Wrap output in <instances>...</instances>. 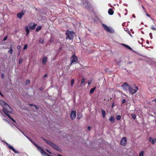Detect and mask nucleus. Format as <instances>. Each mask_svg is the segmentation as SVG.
<instances>
[{"label": "nucleus", "instance_id": "nucleus-9", "mask_svg": "<svg viewBox=\"0 0 156 156\" xmlns=\"http://www.w3.org/2000/svg\"><path fill=\"white\" fill-rule=\"evenodd\" d=\"M70 61L71 62V64L74 62H76L78 61L77 58L75 55H73L70 58Z\"/></svg>", "mask_w": 156, "mask_h": 156}, {"label": "nucleus", "instance_id": "nucleus-50", "mask_svg": "<svg viewBox=\"0 0 156 156\" xmlns=\"http://www.w3.org/2000/svg\"><path fill=\"white\" fill-rule=\"evenodd\" d=\"M142 8H143V9L144 10H145V8H144V7L143 6V5H142Z\"/></svg>", "mask_w": 156, "mask_h": 156}, {"label": "nucleus", "instance_id": "nucleus-58", "mask_svg": "<svg viewBox=\"0 0 156 156\" xmlns=\"http://www.w3.org/2000/svg\"><path fill=\"white\" fill-rule=\"evenodd\" d=\"M127 14V12H126V13H125V15H126Z\"/></svg>", "mask_w": 156, "mask_h": 156}, {"label": "nucleus", "instance_id": "nucleus-57", "mask_svg": "<svg viewBox=\"0 0 156 156\" xmlns=\"http://www.w3.org/2000/svg\"><path fill=\"white\" fill-rule=\"evenodd\" d=\"M88 84L89 85H90V83L89 82H88Z\"/></svg>", "mask_w": 156, "mask_h": 156}, {"label": "nucleus", "instance_id": "nucleus-13", "mask_svg": "<svg viewBox=\"0 0 156 156\" xmlns=\"http://www.w3.org/2000/svg\"><path fill=\"white\" fill-rule=\"evenodd\" d=\"M25 11H22L18 13L17 14V17L19 19L22 18V16L24 14Z\"/></svg>", "mask_w": 156, "mask_h": 156}, {"label": "nucleus", "instance_id": "nucleus-53", "mask_svg": "<svg viewBox=\"0 0 156 156\" xmlns=\"http://www.w3.org/2000/svg\"><path fill=\"white\" fill-rule=\"evenodd\" d=\"M147 43L148 44L149 43V42L147 40L146 41Z\"/></svg>", "mask_w": 156, "mask_h": 156}, {"label": "nucleus", "instance_id": "nucleus-43", "mask_svg": "<svg viewBox=\"0 0 156 156\" xmlns=\"http://www.w3.org/2000/svg\"><path fill=\"white\" fill-rule=\"evenodd\" d=\"M7 38V37H5L3 39V40H4V41H5V40H6Z\"/></svg>", "mask_w": 156, "mask_h": 156}, {"label": "nucleus", "instance_id": "nucleus-17", "mask_svg": "<svg viewBox=\"0 0 156 156\" xmlns=\"http://www.w3.org/2000/svg\"><path fill=\"white\" fill-rule=\"evenodd\" d=\"M109 120L112 123L115 122V119L113 116H111L109 118Z\"/></svg>", "mask_w": 156, "mask_h": 156}, {"label": "nucleus", "instance_id": "nucleus-37", "mask_svg": "<svg viewBox=\"0 0 156 156\" xmlns=\"http://www.w3.org/2000/svg\"><path fill=\"white\" fill-rule=\"evenodd\" d=\"M149 36L151 37V39L152 38V34L151 33H150V34H149Z\"/></svg>", "mask_w": 156, "mask_h": 156}, {"label": "nucleus", "instance_id": "nucleus-24", "mask_svg": "<svg viewBox=\"0 0 156 156\" xmlns=\"http://www.w3.org/2000/svg\"><path fill=\"white\" fill-rule=\"evenodd\" d=\"M41 28V26H37L36 29V31L37 32L39 31Z\"/></svg>", "mask_w": 156, "mask_h": 156}, {"label": "nucleus", "instance_id": "nucleus-28", "mask_svg": "<svg viewBox=\"0 0 156 156\" xmlns=\"http://www.w3.org/2000/svg\"><path fill=\"white\" fill-rule=\"evenodd\" d=\"M12 51L13 50L12 48H11L8 51V53L9 54H12Z\"/></svg>", "mask_w": 156, "mask_h": 156}, {"label": "nucleus", "instance_id": "nucleus-38", "mask_svg": "<svg viewBox=\"0 0 156 156\" xmlns=\"http://www.w3.org/2000/svg\"><path fill=\"white\" fill-rule=\"evenodd\" d=\"M17 48L19 50H20L21 49V46L20 45H18L17 47Z\"/></svg>", "mask_w": 156, "mask_h": 156}, {"label": "nucleus", "instance_id": "nucleus-7", "mask_svg": "<svg viewBox=\"0 0 156 156\" xmlns=\"http://www.w3.org/2000/svg\"><path fill=\"white\" fill-rule=\"evenodd\" d=\"M123 88V90L125 91H127L129 90L130 87H131V86L128 84L126 83H124L122 85Z\"/></svg>", "mask_w": 156, "mask_h": 156}, {"label": "nucleus", "instance_id": "nucleus-3", "mask_svg": "<svg viewBox=\"0 0 156 156\" xmlns=\"http://www.w3.org/2000/svg\"><path fill=\"white\" fill-rule=\"evenodd\" d=\"M138 89V87L134 85L132 86H131V87H130L129 91L132 94L135 93Z\"/></svg>", "mask_w": 156, "mask_h": 156}, {"label": "nucleus", "instance_id": "nucleus-14", "mask_svg": "<svg viewBox=\"0 0 156 156\" xmlns=\"http://www.w3.org/2000/svg\"><path fill=\"white\" fill-rule=\"evenodd\" d=\"M36 25V24L34 23H31L29 26V27L30 30H34L35 29Z\"/></svg>", "mask_w": 156, "mask_h": 156}, {"label": "nucleus", "instance_id": "nucleus-5", "mask_svg": "<svg viewBox=\"0 0 156 156\" xmlns=\"http://www.w3.org/2000/svg\"><path fill=\"white\" fill-rule=\"evenodd\" d=\"M33 143L35 145V146L37 147L38 150L43 155H46L47 154L44 151V150L41 147L38 146L35 143L33 142Z\"/></svg>", "mask_w": 156, "mask_h": 156}, {"label": "nucleus", "instance_id": "nucleus-35", "mask_svg": "<svg viewBox=\"0 0 156 156\" xmlns=\"http://www.w3.org/2000/svg\"><path fill=\"white\" fill-rule=\"evenodd\" d=\"M85 80L84 78H83L82 79L81 83L83 84L85 82Z\"/></svg>", "mask_w": 156, "mask_h": 156}, {"label": "nucleus", "instance_id": "nucleus-4", "mask_svg": "<svg viewBox=\"0 0 156 156\" xmlns=\"http://www.w3.org/2000/svg\"><path fill=\"white\" fill-rule=\"evenodd\" d=\"M74 34L75 33L73 31H67L66 32L67 37L69 39H72Z\"/></svg>", "mask_w": 156, "mask_h": 156}, {"label": "nucleus", "instance_id": "nucleus-49", "mask_svg": "<svg viewBox=\"0 0 156 156\" xmlns=\"http://www.w3.org/2000/svg\"><path fill=\"white\" fill-rule=\"evenodd\" d=\"M154 101L155 103H156V98L154 99V100H152V101Z\"/></svg>", "mask_w": 156, "mask_h": 156}, {"label": "nucleus", "instance_id": "nucleus-34", "mask_svg": "<svg viewBox=\"0 0 156 156\" xmlns=\"http://www.w3.org/2000/svg\"><path fill=\"white\" fill-rule=\"evenodd\" d=\"M39 42L41 44H43L44 43V40L43 39H41L39 40Z\"/></svg>", "mask_w": 156, "mask_h": 156}, {"label": "nucleus", "instance_id": "nucleus-52", "mask_svg": "<svg viewBox=\"0 0 156 156\" xmlns=\"http://www.w3.org/2000/svg\"><path fill=\"white\" fill-rule=\"evenodd\" d=\"M0 94L2 97H3V94L1 93Z\"/></svg>", "mask_w": 156, "mask_h": 156}, {"label": "nucleus", "instance_id": "nucleus-39", "mask_svg": "<svg viewBox=\"0 0 156 156\" xmlns=\"http://www.w3.org/2000/svg\"><path fill=\"white\" fill-rule=\"evenodd\" d=\"M126 102V100L125 99H123L122 101V103L123 104L124 103Z\"/></svg>", "mask_w": 156, "mask_h": 156}, {"label": "nucleus", "instance_id": "nucleus-25", "mask_svg": "<svg viewBox=\"0 0 156 156\" xmlns=\"http://www.w3.org/2000/svg\"><path fill=\"white\" fill-rule=\"evenodd\" d=\"M121 118V116L120 115H116V119L117 120H119Z\"/></svg>", "mask_w": 156, "mask_h": 156}, {"label": "nucleus", "instance_id": "nucleus-22", "mask_svg": "<svg viewBox=\"0 0 156 156\" xmlns=\"http://www.w3.org/2000/svg\"><path fill=\"white\" fill-rule=\"evenodd\" d=\"M25 29L26 31V35H28L29 34V33L30 32L29 28L27 27H26L25 28Z\"/></svg>", "mask_w": 156, "mask_h": 156}, {"label": "nucleus", "instance_id": "nucleus-47", "mask_svg": "<svg viewBox=\"0 0 156 156\" xmlns=\"http://www.w3.org/2000/svg\"><path fill=\"white\" fill-rule=\"evenodd\" d=\"M20 131L22 132V133L25 136L26 135L24 134V133L21 130H20Z\"/></svg>", "mask_w": 156, "mask_h": 156}, {"label": "nucleus", "instance_id": "nucleus-36", "mask_svg": "<svg viewBox=\"0 0 156 156\" xmlns=\"http://www.w3.org/2000/svg\"><path fill=\"white\" fill-rule=\"evenodd\" d=\"M27 48V44H25L24 46V47L23 48V50L26 49Z\"/></svg>", "mask_w": 156, "mask_h": 156}, {"label": "nucleus", "instance_id": "nucleus-55", "mask_svg": "<svg viewBox=\"0 0 156 156\" xmlns=\"http://www.w3.org/2000/svg\"><path fill=\"white\" fill-rule=\"evenodd\" d=\"M34 107H35V108H37V106L36 105H34Z\"/></svg>", "mask_w": 156, "mask_h": 156}, {"label": "nucleus", "instance_id": "nucleus-12", "mask_svg": "<svg viewBox=\"0 0 156 156\" xmlns=\"http://www.w3.org/2000/svg\"><path fill=\"white\" fill-rule=\"evenodd\" d=\"M121 144L123 146H125L126 144V139L125 137H123L121 139L120 142Z\"/></svg>", "mask_w": 156, "mask_h": 156}, {"label": "nucleus", "instance_id": "nucleus-23", "mask_svg": "<svg viewBox=\"0 0 156 156\" xmlns=\"http://www.w3.org/2000/svg\"><path fill=\"white\" fill-rule=\"evenodd\" d=\"M96 89V87H94L93 88L91 89L90 90V94L93 93Z\"/></svg>", "mask_w": 156, "mask_h": 156}, {"label": "nucleus", "instance_id": "nucleus-61", "mask_svg": "<svg viewBox=\"0 0 156 156\" xmlns=\"http://www.w3.org/2000/svg\"><path fill=\"white\" fill-rule=\"evenodd\" d=\"M155 122H156V120H155Z\"/></svg>", "mask_w": 156, "mask_h": 156}, {"label": "nucleus", "instance_id": "nucleus-31", "mask_svg": "<svg viewBox=\"0 0 156 156\" xmlns=\"http://www.w3.org/2000/svg\"><path fill=\"white\" fill-rule=\"evenodd\" d=\"M81 117V114H79L77 115V118L79 119Z\"/></svg>", "mask_w": 156, "mask_h": 156}, {"label": "nucleus", "instance_id": "nucleus-11", "mask_svg": "<svg viewBox=\"0 0 156 156\" xmlns=\"http://www.w3.org/2000/svg\"><path fill=\"white\" fill-rule=\"evenodd\" d=\"M5 143L7 145L9 149L12 150L16 154H19V152L17 151H16L14 148L12 146H11L9 145L8 143L7 142H5Z\"/></svg>", "mask_w": 156, "mask_h": 156}, {"label": "nucleus", "instance_id": "nucleus-32", "mask_svg": "<svg viewBox=\"0 0 156 156\" xmlns=\"http://www.w3.org/2000/svg\"><path fill=\"white\" fill-rule=\"evenodd\" d=\"M74 82V80L73 79H72L71 80V86H73V85Z\"/></svg>", "mask_w": 156, "mask_h": 156}, {"label": "nucleus", "instance_id": "nucleus-48", "mask_svg": "<svg viewBox=\"0 0 156 156\" xmlns=\"http://www.w3.org/2000/svg\"><path fill=\"white\" fill-rule=\"evenodd\" d=\"M146 15H147V16H148V17H150V16L149 14H148L146 13Z\"/></svg>", "mask_w": 156, "mask_h": 156}, {"label": "nucleus", "instance_id": "nucleus-6", "mask_svg": "<svg viewBox=\"0 0 156 156\" xmlns=\"http://www.w3.org/2000/svg\"><path fill=\"white\" fill-rule=\"evenodd\" d=\"M102 26L107 31L111 33L114 32V30L111 27H108L106 25L104 24H102Z\"/></svg>", "mask_w": 156, "mask_h": 156}, {"label": "nucleus", "instance_id": "nucleus-16", "mask_svg": "<svg viewBox=\"0 0 156 156\" xmlns=\"http://www.w3.org/2000/svg\"><path fill=\"white\" fill-rule=\"evenodd\" d=\"M47 60L48 58L46 56H44L42 58V64L43 65L45 64L47 61Z\"/></svg>", "mask_w": 156, "mask_h": 156}, {"label": "nucleus", "instance_id": "nucleus-15", "mask_svg": "<svg viewBox=\"0 0 156 156\" xmlns=\"http://www.w3.org/2000/svg\"><path fill=\"white\" fill-rule=\"evenodd\" d=\"M149 140L151 142V143L152 144H154L156 142V139L155 138L152 139L151 137H150L149 138Z\"/></svg>", "mask_w": 156, "mask_h": 156}, {"label": "nucleus", "instance_id": "nucleus-1", "mask_svg": "<svg viewBox=\"0 0 156 156\" xmlns=\"http://www.w3.org/2000/svg\"><path fill=\"white\" fill-rule=\"evenodd\" d=\"M0 104L3 107V111L7 116L12 112V110L11 107L5 102L0 100Z\"/></svg>", "mask_w": 156, "mask_h": 156}, {"label": "nucleus", "instance_id": "nucleus-18", "mask_svg": "<svg viewBox=\"0 0 156 156\" xmlns=\"http://www.w3.org/2000/svg\"><path fill=\"white\" fill-rule=\"evenodd\" d=\"M108 14L110 15H112L114 13V11L113 10L111 9H109L108 11Z\"/></svg>", "mask_w": 156, "mask_h": 156}, {"label": "nucleus", "instance_id": "nucleus-54", "mask_svg": "<svg viewBox=\"0 0 156 156\" xmlns=\"http://www.w3.org/2000/svg\"><path fill=\"white\" fill-rule=\"evenodd\" d=\"M128 33L129 34V33L130 34V32L129 31V30L128 31Z\"/></svg>", "mask_w": 156, "mask_h": 156}, {"label": "nucleus", "instance_id": "nucleus-27", "mask_svg": "<svg viewBox=\"0 0 156 156\" xmlns=\"http://www.w3.org/2000/svg\"><path fill=\"white\" fill-rule=\"evenodd\" d=\"M144 154V151H141L139 154V156H143Z\"/></svg>", "mask_w": 156, "mask_h": 156}, {"label": "nucleus", "instance_id": "nucleus-19", "mask_svg": "<svg viewBox=\"0 0 156 156\" xmlns=\"http://www.w3.org/2000/svg\"><path fill=\"white\" fill-rule=\"evenodd\" d=\"M122 45L125 48H127V49L129 50H132V48L130 47L129 46L123 44H122Z\"/></svg>", "mask_w": 156, "mask_h": 156}, {"label": "nucleus", "instance_id": "nucleus-30", "mask_svg": "<svg viewBox=\"0 0 156 156\" xmlns=\"http://www.w3.org/2000/svg\"><path fill=\"white\" fill-rule=\"evenodd\" d=\"M131 116H132V118L133 119H136V116L134 114H131Z\"/></svg>", "mask_w": 156, "mask_h": 156}, {"label": "nucleus", "instance_id": "nucleus-60", "mask_svg": "<svg viewBox=\"0 0 156 156\" xmlns=\"http://www.w3.org/2000/svg\"><path fill=\"white\" fill-rule=\"evenodd\" d=\"M30 105L32 106H34L32 104H30Z\"/></svg>", "mask_w": 156, "mask_h": 156}, {"label": "nucleus", "instance_id": "nucleus-20", "mask_svg": "<svg viewBox=\"0 0 156 156\" xmlns=\"http://www.w3.org/2000/svg\"><path fill=\"white\" fill-rule=\"evenodd\" d=\"M101 112L102 114V117L103 118H104L105 116V111L103 109H101Z\"/></svg>", "mask_w": 156, "mask_h": 156}, {"label": "nucleus", "instance_id": "nucleus-56", "mask_svg": "<svg viewBox=\"0 0 156 156\" xmlns=\"http://www.w3.org/2000/svg\"><path fill=\"white\" fill-rule=\"evenodd\" d=\"M4 75H3V74H2V77H4Z\"/></svg>", "mask_w": 156, "mask_h": 156}, {"label": "nucleus", "instance_id": "nucleus-45", "mask_svg": "<svg viewBox=\"0 0 156 156\" xmlns=\"http://www.w3.org/2000/svg\"><path fill=\"white\" fill-rule=\"evenodd\" d=\"M25 136H26V137L27 139H29L30 141H31V140H30L28 136H27L26 135H25Z\"/></svg>", "mask_w": 156, "mask_h": 156}, {"label": "nucleus", "instance_id": "nucleus-2", "mask_svg": "<svg viewBox=\"0 0 156 156\" xmlns=\"http://www.w3.org/2000/svg\"><path fill=\"white\" fill-rule=\"evenodd\" d=\"M42 139L46 143L50 145V146L53 147V148L57 150L60 151H61V149L57 146H56L55 144L53 143L50 141H48L44 138V137H42Z\"/></svg>", "mask_w": 156, "mask_h": 156}, {"label": "nucleus", "instance_id": "nucleus-8", "mask_svg": "<svg viewBox=\"0 0 156 156\" xmlns=\"http://www.w3.org/2000/svg\"><path fill=\"white\" fill-rule=\"evenodd\" d=\"M83 3L84 7L87 9H89L90 8L91 6L90 3L86 0H84L83 1Z\"/></svg>", "mask_w": 156, "mask_h": 156}, {"label": "nucleus", "instance_id": "nucleus-10", "mask_svg": "<svg viewBox=\"0 0 156 156\" xmlns=\"http://www.w3.org/2000/svg\"><path fill=\"white\" fill-rule=\"evenodd\" d=\"M76 117V111L75 110H72L70 114V118L72 120H74Z\"/></svg>", "mask_w": 156, "mask_h": 156}, {"label": "nucleus", "instance_id": "nucleus-21", "mask_svg": "<svg viewBox=\"0 0 156 156\" xmlns=\"http://www.w3.org/2000/svg\"><path fill=\"white\" fill-rule=\"evenodd\" d=\"M151 28L152 30H156V24L151 25Z\"/></svg>", "mask_w": 156, "mask_h": 156}, {"label": "nucleus", "instance_id": "nucleus-33", "mask_svg": "<svg viewBox=\"0 0 156 156\" xmlns=\"http://www.w3.org/2000/svg\"><path fill=\"white\" fill-rule=\"evenodd\" d=\"M30 83V80H26L25 84L26 85H27Z\"/></svg>", "mask_w": 156, "mask_h": 156}, {"label": "nucleus", "instance_id": "nucleus-59", "mask_svg": "<svg viewBox=\"0 0 156 156\" xmlns=\"http://www.w3.org/2000/svg\"><path fill=\"white\" fill-rule=\"evenodd\" d=\"M125 10H126V12H127V9H125Z\"/></svg>", "mask_w": 156, "mask_h": 156}, {"label": "nucleus", "instance_id": "nucleus-40", "mask_svg": "<svg viewBox=\"0 0 156 156\" xmlns=\"http://www.w3.org/2000/svg\"><path fill=\"white\" fill-rule=\"evenodd\" d=\"M87 129L90 131V129H91V127L90 126H88V127H87Z\"/></svg>", "mask_w": 156, "mask_h": 156}, {"label": "nucleus", "instance_id": "nucleus-44", "mask_svg": "<svg viewBox=\"0 0 156 156\" xmlns=\"http://www.w3.org/2000/svg\"><path fill=\"white\" fill-rule=\"evenodd\" d=\"M46 151H47L50 154H51V153L50 152V151H48V149H46Z\"/></svg>", "mask_w": 156, "mask_h": 156}, {"label": "nucleus", "instance_id": "nucleus-26", "mask_svg": "<svg viewBox=\"0 0 156 156\" xmlns=\"http://www.w3.org/2000/svg\"><path fill=\"white\" fill-rule=\"evenodd\" d=\"M8 116L13 122H16V121L10 115H8Z\"/></svg>", "mask_w": 156, "mask_h": 156}, {"label": "nucleus", "instance_id": "nucleus-29", "mask_svg": "<svg viewBox=\"0 0 156 156\" xmlns=\"http://www.w3.org/2000/svg\"><path fill=\"white\" fill-rule=\"evenodd\" d=\"M23 61V59L22 58H20L19 60V64H21L22 63Z\"/></svg>", "mask_w": 156, "mask_h": 156}, {"label": "nucleus", "instance_id": "nucleus-42", "mask_svg": "<svg viewBox=\"0 0 156 156\" xmlns=\"http://www.w3.org/2000/svg\"><path fill=\"white\" fill-rule=\"evenodd\" d=\"M132 17H133L134 18H135V17H136V16L134 14H133L132 15Z\"/></svg>", "mask_w": 156, "mask_h": 156}, {"label": "nucleus", "instance_id": "nucleus-41", "mask_svg": "<svg viewBox=\"0 0 156 156\" xmlns=\"http://www.w3.org/2000/svg\"><path fill=\"white\" fill-rule=\"evenodd\" d=\"M47 76V74H45L43 77V78H45Z\"/></svg>", "mask_w": 156, "mask_h": 156}, {"label": "nucleus", "instance_id": "nucleus-51", "mask_svg": "<svg viewBox=\"0 0 156 156\" xmlns=\"http://www.w3.org/2000/svg\"><path fill=\"white\" fill-rule=\"evenodd\" d=\"M0 94L2 97H3V94L1 93Z\"/></svg>", "mask_w": 156, "mask_h": 156}, {"label": "nucleus", "instance_id": "nucleus-46", "mask_svg": "<svg viewBox=\"0 0 156 156\" xmlns=\"http://www.w3.org/2000/svg\"><path fill=\"white\" fill-rule=\"evenodd\" d=\"M25 136H26V137L27 139H29L30 141H31V140H30L28 136H27L26 135H25Z\"/></svg>", "mask_w": 156, "mask_h": 156}]
</instances>
